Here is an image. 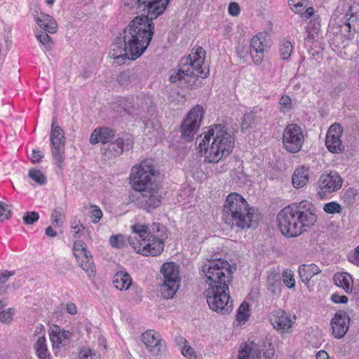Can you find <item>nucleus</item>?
Instances as JSON below:
<instances>
[{"label":"nucleus","instance_id":"18","mask_svg":"<svg viewBox=\"0 0 359 359\" xmlns=\"http://www.w3.org/2000/svg\"><path fill=\"white\" fill-rule=\"evenodd\" d=\"M343 180L336 171H330L328 174L322 175L318 182L320 191L318 194L323 197L322 193H332L341 188Z\"/></svg>","mask_w":359,"mask_h":359},{"label":"nucleus","instance_id":"36","mask_svg":"<svg viewBox=\"0 0 359 359\" xmlns=\"http://www.w3.org/2000/svg\"><path fill=\"white\" fill-rule=\"evenodd\" d=\"M280 53L283 60H287L292 54V43L289 41L283 40L280 44Z\"/></svg>","mask_w":359,"mask_h":359},{"label":"nucleus","instance_id":"3","mask_svg":"<svg viewBox=\"0 0 359 359\" xmlns=\"http://www.w3.org/2000/svg\"><path fill=\"white\" fill-rule=\"evenodd\" d=\"M202 135L203 137L198 144V149L201 152L204 151L205 162L218 163L233 151L235 137L226 126L215 123L207 128Z\"/></svg>","mask_w":359,"mask_h":359},{"label":"nucleus","instance_id":"28","mask_svg":"<svg viewBox=\"0 0 359 359\" xmlns=\"http://www.w3.org/2000/svg\"><path fill=\"white\" fill-rule=\"evenodd\" d=\"M333 280L337 287L343 288L346 293L352 292L353 281L349 273H337L334 275Z\"/></svg>","mask_w":359,"mask_h":359},{"label":"nucleus","instance_id":"54","mask_svg":"<svg viewBox=\"0 0 359 359\" xmlns=\"http://www.w3.org/2000/svg\"><path fill=\"white\" fill-rule=\"evenodd\" d=\"M15 274L14 271L5 270L0 272V285H5V283L8 281V278Z\"/></svg>","mask_w":359,"mask_h":359},{"label":"nucleus","instance_id":"4","mask_svg":"<svg viewBox=\"0 0 359 359\" xmlns=\"http://www.w3.org/2000/svg\"><path fill=\"white\" fill-rule=\"evenodd\" d=\"M255 209L242 195L233 192L226 198L222 208V221L231 228L249 229L252 222Z\"/></svg>","mask_w":359,"mask_h":359},{"label":"nucleus","instance_id":"26","mask_svg":"<svg viewBox=\"0 0 359 359\" xmlns=\"http://www.w3.org/2000/svg\"><path fill=\"white\" fill-rule=\"evenodd\" d=\"M307 137L308 133L305 127L293 124V154L301 151L305 140Z\"/></svg>","mask_w":359,"mask_h":359},{"label":"nucleus","instance_id":"64","mask_svg":"<svg viewBox=\"0 0 359 359\" xmlns=\"http://www.w3.org/2000/svg\"><path fill=\"white\" fill-rule=\"evenodd\" d=\"M46 234L50 237H55L57 236V232L49 226L46 229Z\"/></svg>","mask_w":359,"mask_h":359},{"label":"nucleus","instance_id":"22","mask_svg":"<svg viewBox=\"0 0 359 359\" xmlns=\"http://www.w3.org/2000/svg\"><path fill=\"white\" fill-rule=\"evenodd\" d=\"M144 198L142 207L147 212L158 208L162 201V196L159 194V188L149 187L146 191L140 192Z\"/></svg>","mask_w":359,"mask_h":359},{"label":"nucleus","instance_id":"59","mask_svg":"<svg viewBox=\"0 0 359 359\" xmlns=\"http://www.w3.org/2000/svg\"><path fill=\"white\" fill-rule=\"evenodd\" d=\"M349 260L356 264L359 265V246L355 249V252L349 255Z\"/></svg>","mask_w":359,"mask_h":359},{"label":"nucleus","instance_id":"32","mask_svg":"<svg viewBox=\"0 0 359 359\" xmlns=\"http://www.w3.org/2000/svg\"><path fill=\"white\" fill-rule=\"evenodd\" d=\"M34 348L39 359H50V354L47 348L45 337H39L34 345Z\"/></svg>","mask_w":359,"mask_h":359},{"label":"nucleus","instance_id":"39","mask_svg":"<svg viewBox=\"0 0 359 359\" xmlns=\"http://www.w3.org/2000/svg\"><path fill=\"white\" fill-rule=\"evenodd\" d=\"M294 205H295L296 210H295V213L293 212V218L295 217V215H298V214L299 212H301L302 211H303V212L311 211V208L312 206V204L311 202H309L306 200H303V201L299 202L298 204L296 202L293 203V206Z\"/></svg>","mask_w":359,"mask_h":359},{"label":"nucleus","instance_id":"56","mask_svg":"<svg viewBox=\"0 0 359 359\" xmlns=\"http://www.w3.org/2000/svg\"><path fill=\"white\" fill-rule=\"evenodd\" d=\"M123 141L122 140H117L115 144H113L112 149H114V156L122 154L123 151Z\"/></svg>","mask_w":359,"mask_h":359},{"label":"nucleus","instance_id":"12","mask_svg":"<svg viewBox=\"0 0 359 359\" xmlns=\"http://www.w3.org/2000/svg\"><path fill=\"white\" fill-rule=\"evenodd\" d=\"M50 137L52 154L57 160V166L61 168L65 160V137L63 129L57 125L56 118L52 121Z\"/></svg>","mask_w":359,"mask_h":359},{"label":"nucleus","instance_id":"37","mask_svg":"<svg viewBox=\"0 0 359 359\" xmlns=\"http://www.w3.org/2000/svg\"><path fill=\"white\" fill-rule=\"evenodd\" d=\"M283 143L288 152H292V125L288 124L284 131Z\"/></svg>","mask_w":359,"mask_h":359},{"label":"nucleus","instance_id":"41","mask_svg":"<svg viewBox=\"0 0 359 359\" xmlns=\"http://www.w3.org/2000/svg\"><path fill=\"white\" fill-rule=\"evenodd\" d=\"M323 210L328 214L340 213L341 212V206L338 203L332 201L324 205Z\"/></svg>","mask_w":359,"mask_h":359},{"label":"nucleus","instance_id":"1","mask_svg":"<svg viewBox=\"0 0 359 359\" xmlns=\"http://www.w3.org/2000/svg\"><path fill=\"white\" fill-rule=\"evenodd\" d=\"M170 0H137L140 11L145 14L135 17L125 28V41L134 53H144L154 33L153 20L165 10Z\"/></svg>","mask_w":359,"mask_h":359},{"label":"nucleus","instance_id":"20","mask_svg":"<svg viewBox=\"0 0 359 359\" xmlns=\"http://www.w3.org/2000/svg\"><path fill=\"white\" fill-rule=\"evenodd\" d=\"M296 216L297 220L293 223V237L301 235L307 228L314 225L317 220V216L311 211H302Z\"/></svg>","mask_w":359,"mask_h":359},{"label":"nucleus","instance_id":"23","mask_svg":"<svg viewBox=\"0 0 359 359\" xmlns=\"http://www.w3.org/2000/svg\"><path fill=\"white\" fill-rule=\"evenodd\" d=\"M36 24L45 32L55 34L57 31V24L55 19L40 11L35 10L33 14Z\"/></svg>","mask_w":359,"mask_h":359},{"label":"nucleus","instance_id":"34","mask_svg":"<svg viewBox=\"0 0 359 359\" xmlns=\"http://www.w3.org/2000/svg\"><path fill=\"white\" fill-rule=\"evenodd\" d=\"M49 337L53 347H60L62 345L64 333L60 331L58 326L54 325L51 327Z\"/></svg>","mask_w":359,"mask_h":359},{"label":"nucleus","instance_id":"10","mask_svg":"<svg viewBox=\"0 0 359 359\" xmlns=\"http://www.w3.org/2000/svg\"><path fill=\"white\" fill-rule=\"evenodd\" d=\"M274 355L272 344L266 348L264 343L257 344L253 341L241 344L238 351V359H271Z\"/></svg>","mask_w":359,"mask_h":359},{"label":"nucleus","instance_id":"17","mask_svg":"<svg viewBox=\"0 0 359 359\" xmlns=\"http://www.w3.org/2000/svg\"><path fill=\"white\" fill-rule=\"evenodd\" d=\"M125 29L123 30V42H124V48H122L118 43H113L111 46L110 50L109 52V57L113 58L117 65H123L128 60H135L139 57H140L143 53H141L140 55L137 53H134L133 50H130L128 47L127 43L125 41Z\"/></svg>","mask_w":359,"mask_h":359},{"label":"nucleus","instance_id":"43","mask_svg":"<svg viewBox=\"0 0 359 359\" xmlns=\"http://www.w3.org/2000/svg\"><path fill=\"white\" fill-rule=\"evenodd\" d=\"M309 19L310 22L307 26V30L318 33L321 27L320 17L314 14Z\"/></svg>","mask_w":359,"mask_h":359},{"label":"nucleus","instance_id":"24","mask_svg":"<svg viewBox=\"0 0 359 359\" xmlns=\"http://www.w3.org/2000/svg\"><path fill=\"white\" fill-rule=\"evenodd\" d=\"M292 220V207L289 205L285 207L278 215L277 221L278 228L286 237H292L291 229Z\"/></svg>","mask_w":359,"mask_h":359},{"label":"nucleus","instance_id":"31","mask_svg":"<svg viewBox=\"0 0 359 359\" xmlns=\"http://www.w3.org/2000/svg\"><path fill=\"white\" fill-rule=\"evenodd\" d=\"M293 13L299 15L302 20H307L314 15L315 10L309 6V3L303 4L293 1Z\"/></svg>","mask_w":359,"mask_h":359},{"label":"nucleus","instance_id":"53","mask_svg":"<svg viewBox=\"0 0 359 359\" xmlns=\"http://www.w3.org/2000/svg\"><path fill=\"white\" fill-rule=\"evenodd\" d=\"M228 13L231 16H238L241 13V8L238 3L231 2L228 7Z\"/></svg>","mask_w":359,"mask_h":359},{"label":"nucleus","instance_id":"60","mask_svg":"<svg viewBox=\"0 0 359 359\" xmlns=\"http://www.w3.org/2000/svg\"><path fill=\"white\" fill-rule=\"evenodd\" d=\"M72 229H74L73 236L74 238L80 237L81 232H83V229H84V227L83 226V225L82 224L75 225V226L72 225Z\"/></svg>","mask_w":359,"mask_h":359},{"label":"nucleus","instance_id":"50","mask_svg":"<svg viewBox=\"0 0 359 359\" xmlns=\"http://www.w3.org/2000/svg\"><path fill=\"white\" fill-rule=\"evenodd\" d=\"M39 41L46 48H50L53 44L52 39L45 32H41L36 34Z\"/></svg>","mask_w":359,"mask_h":359},{"label":"nucleus","instance_id":"33","mask_svg":"<svg viewBox=\"0 0 359 359\" xmlns=\"http://www.w3.org/2000/svg\"><path fill=\"white\" fill-rule=\"evenodd\" d=\"M250 316V306L248 303L243 302L239 306L236 313L237 326L244 325Z\"/></svg>","mask_w":359,"mask_h":359},{"label":"nucleus","instance_id":"9","mask_svg":"<svg viewBox=\"0 0 359 359\" xmlns=\"http://www.w3.org/2000/svg\"><path fill=\"white\" fill-rule=\"evenodd\" d=\"M163 276V283L160 287V292L165 299L173 297L180 284L179 267L173 262H165L161 268Z\"/></svg>","mask_w":359,"mask_h":359},{"label":"nucleus","instance_id":"13","mask_svg":"<svg viewBox=\"0 0 359 359\" xmlns=\"http://www.w3.org/2000/svg\"><path fill=\"white\" fill-rule=\"evenodd\" d=\"M72 251L79 266L87 273L88 276H95V266L86 243L80 240L75 241Z\"/></svg>","mask_w":359,"mask_h":359},{"label":"nucleus","instance_id":"2","mask_svg":"<svg viewBox=\"0 0 359 359\" xmlns=\"http://www.w3.org/2000/svg\"><path fill=\"white\" fill-rule=\"evenodd\" d=\"M132 234L128 243L135 251L143 256L156 257L164 249V240L167 237L165 227L158 222L146 224L140 221L130 226Z\"/></svg>","mask_w":359,"mask_h":359},{"label":"nucleus","instance_id":"40","mask_svg":"<svg viewBox=\"0 0 359 359\" xmlns=\"http://www.w3.org/2000/svg\"><path fill=\"white\" fill-rule=\"evenodd\" d=\"M65 215L58 210H54L51 214V222L55 226H61L65 220Z\"/></svg>","mask_w":359,"mask_h":359},{"label":"nucleus","instance_id":"58","mask_svg":"<svg viewBox=\"0 0 359 359\" xmlns=\"http://www.w3.org/2000/svg\"><path fill=\"white\" fill-rule=\"evenodd\" d=\"M43 157V154L40 150H33L32 156H31V161L32 163H39L42 158Z\"/></svg>","mask_w":359,"mask_h":359},{"label":"nucleus","instance_id":"45","mask_svg":"<svg viewBox=\"0 0 359 359\" xmlns=\"http://www.w3.org/2000/svg\"><path fill=\"white\" fill-rule=\"evenodd\" d=\"M279 109L280 111L285 113L291 109L292 100L291 98L287 95H283L280 99L279 102Z\"/></svg>","mask_w":359,"mask_h":359},{"label":"nucleus","instance_id":"38","mask_svg":"<svg viewBox=\"0 0 359 359\" xmlns=\"http://www.w3.org/2000/svg\"><path fill=\"white\" fill-rule=\"evenodd\" d=\"M109 243L113 248H121L126 245V240L122 234L113 235L109 238Z\"/></svg>","mask_w":359,"mask_h":359},{"label":"nucleus","instance_id":"6","mask_svg":"<svg viewBox=\"0 0 359 359\" xmlns=\"http://www.w3.org/2000/svg\"><path fill=\"white\" fill-rule=\"evenodd\" d=\"M208 287L229 286L233 280V270L229 262L223 259L208 261L203 266Z\"/></svg>","mask_w":359,"mask_h":359},{"label":"nucleus","instance_id":"21","mask_svg":"<svg viewBox=\"0 0 359 359\" xmlns=\"http://www.w3.org/2000/svg\"><path fill=\"white\" fill-rule=\"evenodd\" d=\"M273 327L282 333L287 332L292 327V320L288 314L283 310L274 311L269 316Z\"/></svg>","mask_w":359,"mask_h":359},{"label":"nucleus","instance_id":"27","mask_svg":"<svg viewBox=\"0 0 359 359\" xmlns=\"http://www.w3.org/2000/svg\"><path fill=\"white\" fill-rule=\"evenodd\" d=\"M310 171L308 167L302 165L293 172V187L299 189L305 186L309 182Z\"/></svg>","mask_w":359,"mask_h":359},{"label":"nucleus","instance_id":"46","mask_svg":"<svg viewBox=\"0 0 359 359\" xmlns=\"http://www.w3.org/2000/svg\"><path fill=\"white\" fill-rule=\"evenodd\" d=\"M79 359H100V357L90 348H83L79 352Z\"/></svg>","mask_w":359,"mask_h":359},{"label":"nucleus","instance_id":"30","mask_svg":"<svg viewBox=\"0 0 359 359\" xmlns=\"http://www.w3.org/2000/svg\"><path fill=\"white\" fill-rule=\"evenodd\" d=\"M132 283L133 280L127 272L118 271L114 276L113 284L119 290H128L132 285Z\"/></svg>","mask_w":359,"mask_h":359},{"label":"nucleus","instance_id":"29","mask_svg":"<svg viewBox=\"0 0 359 359\" xmlns=\"http://www.w3.org/2000/svg\"><path fill=\"white\" fill-rule=\"evenodd\" d=\"M321 272L319 267L314 264H302L299 267V276L302 282L308 283L311 278Z\"/></svg>","mask_w":359,"mask_h":359},{"label":"nucleus","instance_id":"61","mask_svg":"<svg viewBox=\"0 0 359 359\" xmlns=\"http://www.w3.org/2000/svg\"><path fill=\"white\" fill-rule=\"evenodd\" d=\"M66 309L67 313L72 315H74L77 313V307L74 303H67L66 305Z\"/></svg>","mask_w":359,"mask_h":359},{"label":"nucleus","instance_id":"19","mask_svg":"<svg viewBox=\"0 0 359 359\" xmlns=\"http://www.w3.org/2000/svg\"><path fill=\"white\" fill-rule=\"evenodd\" d=\"M349 323L350 318L348 313L344 311H337L330 322L334 338H342L348 330Z\"/></svg>","mask_w":359,"mask_h":359},{"label":"nucleus","instance_id":"49","mask_svg":"<svg viewBox=\"0 0 359 359\" xmlns=\"http://www.w3.org/2000/svg\"><path fill=\"white\" fill-rule=\"evenodd\" d=\"M29 176L36 182L39 184H43L46 181L45 175L40 171L37 170H32L29 172Z\"/></svg>","mask_w":359,"mask_h":359},{"label":"nucleus","instance_id":"51","mask_svg":"<svg viewBox=\"0 0 359 359\" xmlns=\"http://www.w3.org/2000/svg\"><path fill=\"white\" fill-rule=\"evenodd\" d=\"M358 194L356 189L353 188H348L344 193V198L348 203H353L355 201V198Z\"/></svg>","mask_w":359,"mask_h":359},{"label":"nucleus","instance_id":"7","mask_svg":"<svg viewBox=\"0 0 359 359\" xmlns=\"http://www.w3.org/2000/svg\"><path fill=\"white\" fill-rule=\"evenodd\" d=\"M155 173L154 165L147 161L133 165L128 177L131 188L137 192L146 191L151 187Z\"/></svg>","mask_w":359,"mask_h":359},{"label":"nucleus","instance_id":"16","mask_svg":"<svg viewBox=\"0 0 359 359\" xmlns=\"http://www.w3.org/2000/svg\"><path fill=\"white\" fill-rule=\"evenodd\" d=\"M141 338L147 351L153 355H158L166 349L165 341L155 330L146 331L142 334Z\"/></svg>","mask_w":359,"mask_h":359},{"label":"nucleus","instance_id":"42","mask_svg":"<svg viewBox=\"0 0 359 359\" xmlns=\"http://www.w3.org/2000/svg\"><path fill=\"white\" fill-rule=\"evenodd\" d=\"M236 53L240 60L245 61L250 53V50L246 44L238 43L236 48Z\"/></svg>","mask_w":359,"mask_h":359},{"label":"nucleus","instance_id":"57","mask_svg":"<svg viewBox=\"0 0 359 359\" xmlns=\"http://www.w3.org/2000/svg\"><path fill=\"white\" fill-rule=\"evenodd\" d=\"M331 300L337 304H346L347 303L348 299L345 295H339L338 294L334 293L332 295Z\"/></svg>","mask_w":359,"mask_h":359},{"label":"nucleus","instance_id":"63","mask_svg":"<svg viewBox=\"0 0 359 359\" xmlns=\"http://www.w3.org/2000/svg\"><path fill=\"white\" fill-rule=\"evenodd\" d=\"M316 359H330V358L326 351H320L316 354Z\"/></svg>","mask_w":359,"mask_h":359},{"label":"nucleus","instance_id":"25","mask_svg":"<svg viewBox=\"0 0 359 359\" xmlns=\"http://www.w3.org/2000/svg\"><path fill=\"white\" fill-rule=\"evenodd\" d=\"M114 130L107 127L95 128L90 137V142L92 144L97 143L107 144L110 142L114 137Z\"/></svg>","mask_w":359,"mask_h":359},{"label":"nucleus","instance_id":"14","mask_svg":"<svg viewBox=\"0 0 359 359\" xmlns=\"http://www.w3.org/2000/svg\"><path fill=\"white\" fill-rule=\"evenodd\" d=\"M269 34L266 32H259L250 39V55L256 65H259L264 60V53L269 45Z\"/></svg>","mask_w":359,"mask_h":359},{"label":"nucleus","instance_id":"62","mask_svg":"<svg viewBox=\"0 0 359 359\" xmlns=\"http://www.w3.org/2000/svg\"><path fill=\"white\" fill-rule=\"evenodd\" d=\"M307 32H308V34H307L306 39L311 43L315 41L316 40V36L318 35V33L314 32H312L310 30H307Z\"/></svg>","mask_w":359,"mask_h":359},{"label":"nucleus","instance_id":"35","mask_svg":"<svg viewBox=\"0 0 359 359\" xmlns=\"http://www.w3.org/2000/svg\"><path fill=\"white\" fill-rule=\"evenodd\" d=\"M89 209V217L91 222L94 224L98 223L103 216L102 210L96 205H90Z\"/></svg>","mask_w":359,"mask_h":359},{"label":"nucleus","instance_id":"55","mask_svg":"<svg viewBox=\"0 0 359 359\" xmlns=\"http://www.w3.org/2000/svg\"><path fill=\"white\" fill-rule=\"evenodd\" d=\"M292 271L290 269H286L283 271V283L285 285L289 287L292 288Z\"/></svg>","mask_w":359,"mask_h":359},{"label":"nucleus","instance_id":"5","mask_svg":"<svg viewBox=\"0 0 359 359\" xmlns=\"http://www.w3.org/2000/svg\"><path fill=\"white\" fill-rule=\"evenodd\" d=\"M205 50L198 46L193 48L187 58L181 62L184 69H178L170 76L171 83H189L194 77L205 79L209 76V67L205 65Z\"/></svg>","mask_w":359,"mask_h":359},{"label":"nucleus","instance_id":"48","mask_svg":"<svg viewBox=\"0 0 359 359\" xmlns=\"http://www.w3.org/2000/svg\"><path fill=\"white\" fill-rule=\"evenodd\" d=\"M13 314L14 310L12 308H9L3 311L1 313H0V321L2 323H10L13 320Z\"/></svg>","mask_w":359,"mask_h":359},{"label":"nucleus","instance_id":"52","mask_svg":"<svg viewBox=\"0 0 359 359\" xmlns=\"http://www.w3.org/2000/svg\"><path fill=\"white\" fill-rule=\"evenodd\" d=\"M182 353L184 356L188 358L189 359H196L197 358V355L194 349L190 346L186 344L182 349Z\"/></svg>","mask_w":359,"mask_h":359},{"label":"nucleus","instance_id":"8","mask_svg":"<svg viewBox=\"0 0 359 359\" xmlns=\"http://www.w3.org/2000/svg\"><path fill=\"white\" fill-rule=\"evenodd\" d=\"M205 295L211 310L222 314L229 313L233 310L229 286L207 287Z\"/></svg>","mask_w":359,"mask_h":359},{"label":"nucleus","instance_id":"44","mask_svg":"<svg viewBox=\"0 0 359 359\" xmlns=\"http://www.w3.org/2000/svg\"><path fill=\"white\" fill-rule=\"evenodd\" d=\"M12 212L9 205L3 201H0V221L8 219L11 217Z\"/></svg>","mask_w":359,"mask_h":359},{"label":"nucleus","instance_id":"47","mask_svg":"<svg viewBox=\"0 0 359 359\" xmlns=\"http://www.w3.org/2000/svg\"><path fill=\"white\" fill-rule=\"evenodd\" d=\"M23 222L25 224H32L39 219V215L36 212H26L23 216Z\"/></svg>","mask_w":359,"mask_h":359},{"label":"nucleus","instance_id":"11","mask_svg":"<svg viewBox=\"0 0 359 359\" xmlns=\"http://www.w3.org/2000/svg\"><path fill=\"white\" fill-rule=\"evenodd\" d=\"M203 113V108L200 105L195 106L189 111L180 127L182 137L184 140L192 141L200 128Z\"/></svg>","mask_w":359,"mask_h":359},{"label":"nucleus","instance_id":"15","mask_svg":"<svg viewBox=\"0 0 359 359\" xmlns=\"http://www.w3.org/2000/svg\"><path fill=\"white\" fill-rule=\"evenodd\" d=\"M343 128L339 123H334L329 128L325 138V145L329 151L334 154L344 151L345 146L341 140Z\"/></svg>","mask_w":359,"mask_h":359}]
</instances>
